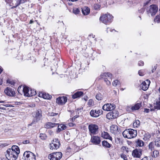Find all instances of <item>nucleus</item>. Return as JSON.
Wrapping results in <instances>:
<instances>
[{"mask_svg":"<svg viewBox=\"0 0 160 160\" xmlns=\"http://www.w3.org/2000/svg\"><path fill=\"white\" fill-rule=\"evenodd\" d=\"M140 87L143 91L146 90L148 88V87L145 82H143L140 85Z\"/></svg>","mask_w":160,"mask_h":160,"instance_id":"nucleus-28","label":"nucleus"},{"mask_svg":"<svg viewBox=\"0 0 160 160\" xmlns=\"http://www.w3.org/2000/svg\"><path fill=\"white\" fill-rule=\"evenodd\" d=\"M154 142L155 145L157 147L160 148V137L157 138Z\"/></svg>","mask_w":160,"mask_h":160,"instance_id":"nucleus-31","label":"nucleus"},{"mask_svg":"<svg viewBox=\"0 0 160 160\" xmlns=\"http://www.w3.org/2000/svg\"><path fill=\"white\" fill-rule=\"evenodd\" d=\"M0 160H6V158H0Z\"/></svg>","mask_w":160,"mask_h":160,"instance_id":"nucleus-64","label":"nucleus"},{"mask_svg":"<svg viewBox=\"0 0 160 160\" xmlns=\"http://www.w3.org/2000/svg\"><path fill=\"white\" fill-rule=\"evenodd\" d=\"M7 83L10 84L11 85H14V82H13V81H11L9 79L7 80Z\"/></svg>","mask_w":160,"mask_h":160,"instance_id":"nucleus-47","label":"nucleus"},{"mask_svg":"<svg viewBox=\"0 0 160 160\" xmlns=\"http://www.w3.org/2000/svg\"><path fill=\"white\" fill-rule=\"evenodd\" d=\"M155 152L156 154V156H157V153H158V152L157 151H154L153 152V155H152V157H155V156L154 155V153Z\"/></svg>","mask_w":160,"mask_h":160,"instance_id":"nucleus-60","label":"nucleus"},{"mask_svg":"<svg viewBox=\"0 0 160 160\" xmlns=\"http://www.w3.org/2000/svg\"><path fill=\"white\" fill-rule=\"evenodd\" d=\"M129 129L130 135L131 136V137H132V138L136 137L137 134V131L136 130L131 129Z\"/></svg>","mask_w":160,"mask_h":160,"instance_id":"nucleus-25","label":"nucleus"},{"mask_svg":"<svg viewBox=\"0 0 160 160\" xmlns=\"http://www.w3.org/2000/svg\"><path fill=\"white\" fill-rule=\"evenodd\" d=\"M96 99L98 100H101L102 99V95L100 93H98L96 96Z\"/></svg>","mask_w":160,"mask_h":160,"instance_id":"nucleus-33","label":"nucleus"},{"mask_svg":"<svg viewBox=\"0 0 160 160\" xmlns=\"http://www.w3.org/2000/svg\"><path fill=\"white\" fill-rule=\"evenodd\" d=\"M21 88V87H20V88H19V86L18 89V93H20V94H21V92H20V89Z\"/></svg>","mask_w":160,"mask_h":160,"instance_id":"nucleus-62","label":"nucleus"},{"mask_svg":"<svg viewBox=\"0 0 160 160\" xmlns=\"http://www.w3.org/2000/svg\"><path fill=\"white\" fill-rule=\"evenodd\" d=\"M67 98L65 96L60 97L56 99V102L59 105L64 104L67 102Z\"/></svg>","mask_w":160,"mask_h":160,"instance_id":"nucleus-12","label":"nucleus"},{"mask_svg":"<svg viewBox=\"0 0 160 160\" xmlns=\"http://www.w3.org/2000/svg\"><path fill=\"white\" fill-rule=\"evenodd\" d=\"M102 137L104 138L108 139L111 140H112V137L106 132H102Z\"/></svg>","mask_w":160,"mask_h":160,"instance_id":"nucleus-22","label":"nucleus"},{"mask_svg":"<svg viewBox=\"0 0 160 160\" xmlns=\"http://www.w3.org/2000/svg\"><path fill=\"white\" fill-rule=\"evenodd\" d=\"M154 143L153 142H151L148 145V148L151 151L154 149Z\"/></svg>","mask_w":160,"mask_h":160,"instance_id":"nucleus-36","label":"nucleus"},{"mask_svg":"<svg viewBox=\"0 0 160 160\" xmlns=\"http://www.w3.org/2000/svg\"><path fill=\"white\" fill-rule=\"evenodd\" d=\"M138 73L139 76H144V74L143 73V70H140L138 72Z\"/></svg>","mask_w":160,"mask_h":160,"instance_id":"nucleus-44","label":"nucleus"},{"mask_svg":"<svg viewBox=\"0 0 160 160\" xmlns=\"http://www.w3.org/2000/svg\"><path fill=\"white\" fill-rule=\"evenodd\" d=\"M82 110V108H78L77 109V110L78 111H80V112H81Z\"/></svg>","mask_w":160,"mask_h":160,"instance_id":"nucleus-63","label":"nucleus"},{"mask_svg":"<svg viewBox=\"0 0 160 160\" xmlns=\"http://www.w3.org/2000/svg\"><path fill=\"white\" fill-rule=\"evenodd\" d=\"M138 64L139 66H142L144 65V62L142 61H140L138 62Z\"/></svg>","mask_w":160,"mask_h":160,"instance_id":"nucleus-48","label":"nucleus"},{"mask_svg":"<svg viewBox=\"0 0 160 160\" xmlns=\"http://www.w3.org/2000/svg\"><path fill=\"white\" fill-rule=\"evenodd\" d=\"M60 143L59 140L57 138H55L53 139L52 141V143Z\"/></svg>","mask_w":160,"mask_h":160,"instance_id":"nucleus-43","label":"nucleus"},{"mask_svg":"<svg viewBox=\"0 0 160 160\" xmlns=\"http://www.w3.org/2000/svg\"><path fill=\"white\" fill-rule=\"evenodd\" d=\"M57 127H58V130L57 131L58 132H59L62 130L66 129L67 128V127L65 125L62 124H60L59 125L58 124V125Z\"/></svg>","mask_w":160,"mask_h":160,"instance_id":"nucleus-24","label":"nucleus"},{"mask_svg":"<svg viewBox=\"0 0 160 160\" xmlns=\"http://www.w3.org/2000/svg\"><path fill=\"white\" fill-rule=\"evenodd\" d=\"M62 155L61 152H55L49 154L48 158L50 160H59L62 157Z\"/></svg>","mask_w":160,"mask_h":160,"instance_id":"nucleus-5","label":"nucleus"},{"mask_svg":"<svg viewBox=\"0 0 160 160\" xmlns=\"http://www.w3.org/2000/svg\"><path fill=\"white\" fill-rule=\"evenodd\" d=\"M109 105L110 106V108H111V110H114V109H115L116 107L114 104H109Z\"/></svg>","mask_w":160,"mask_h":160,"instance_id":"nucleus-40","label":"nucleus"},{"mask_svg":"<svg viewBox=\"0 0 160 160\" xmlns=\"http://www.w3.org/2000/svg\"><path fill=\"white\" fill-rule=\"evenodd\" d=\"M22 91L24 95L28 97L35 96L36 94V91L34 90L31 89L29 90L28 88L26 86L23 87Z\"/></svg>","mask_w":160,"mask_h":160,"instance_id":"nucleus-1","label":"nucleus"},{"mask_svg":"<svg viewBox=\"0 0 160 160\" xmlns=\"http://www.w3.org/2000/svg\"><path fill=\"white\" fill-rule=\"evenodd\" d=\"M88 129L90 135L96 134L98 132V127L95 124H91L88 126Z\"/></svg>","mask_w":160,"mask_h":160,"instance_id":"nucleus-6","label":"nucleus"},{"mask_svg":"<svg viewBox=\"0 0 160 160\" xmlns=\"http://www.w3.org/2000/svg\"><path fill=\"white\" fill-rule=\"evenodd\" d=\"M150 111L149 109H147V108H145L144 109V112H146V113H148Z\"/></svg>","mask_w":160,"mask_h":160,"instance_id":"nucleus-58","label":"nucleus"},{"mask_svg":"<svg viewBox=\"0 0 160 160\" xmlns=\"http://www.w3.org/2000/svg\"><path fill=\"white\" fill-rule=\"evenodd\" d=\"M154 108L157 110H160V104L156 102V103H154Z\"/></svg>","mask_w":160,"mask_h":160,"instance_id":"nucleus-34","label":"nucleus"},{"mask_svg":"<svg viewBox=\"0 0 160 160\" xmlns=\"http://www.w3.org/2000/svg\"><path fill=\"white\" fill-rule=\"evenodd\" d=\"M103 77H107V78H104V81L105 82H107V81L109 79H111L112 78V75L110 72L104 73L103 75Z\"/></svg>","mask_w":160,"mask_h":160,"instance_id":"nucleus-21","label":"nucleus"},{"mask_svg":"<svg viewBox=\"0 0 160 160\" xmlns=\"http://www.w3.org/2000/svg\"><path fill=\"white\" fill-rule=\"evenodd\" d=\"M42 117V111L41 109H38L36 111L35 116V118H36V120H33L31 123L28 125V127L29 128L30 126L34 125L36 122L41 119Z\"/></svg>","mask_w":160,"mask_h":160,"instance_id":"nucleus-3","label":"nucleus"},{"mask_svg":"<svg viewBox=\"0 0 160 160\" xmlns=\"http://www.w3.org/2000/svg\"><path fill=\"white\" fill-rule=\"evenodd\" d=\"M110 80H111V79H109L107 81V82H106V84L108 86L111 84V82Z\"/></svg>","mask_w":160,"mask_h":160,"instance_id":"nucleus-56","label":"nucleus"},{"mask_svg":"<svg viewBox=\"0 0 160 160\" xmlns=\"http://www.w3.org/2000/svg\"><path fill=\"white\" fill-rule=\"evenodd\" d=\"M141 106V103H138L135 104L134 106H132L131 109L132 110H136L139 109Z\"/></svg>","mask_w":160,"mask_h":160,"instance_id":"nucleus-27","label":"nucleus"},{"mask_svg":"<svg viewBox=\"0 0 160 160\" xmlns=\"http://www.w3.org/2000/svg\"><path fill=\"white\" fill-rule=\"evenodd\" d=\"M154 21L155 22L158 23L160 22V14L159 15H157L156 16V18L154 19Z\"/></svg>","mask_w":160,"mask_h":160,"instance_id":"nucleus-35","label":"nucleus"},{"mask_svg":"<svg viewBox=\"0 0 160 160\" xmlns=\"http://www.w3.org/2000/svg\"><path fill=\"white\" fill-rule=\"evenodd\" d=\"M90 113L92 117L96 118L102 114L103 113V111L101 110H92L90 112Z\"/></svg>","mask_w":160,"mask_h":160,"instance_id":"nucleus-11","label":"nucleus"},{"mask_svg":"<svg viewBox=\"0 0 160 160\" xmlns=\"http://www.w3.org/2000/svg\"><path fill=\"white\" fill-rule=\"evenodd\" d=\"M39 137L42 140H45L47 138L46 135L45 134L40 133V134Z\"/></svg>","mask_w":160,"mask_h":160,"instance_id":"nucleus-37","label":"nucleus"},{"mask_svg":"<svg viewBox=\"0 0 160 160\" xmlns=\"http://www.w3.org/2000/svg\"><path fill=\"white\" fill-rule=\"evenodd\" d=\"M78 117H79L78 115H76L74 117H73L72 118L71 120H70L72 122H74V121H75V119L77 118H78Z\"/></svg>","mask_w":160,"mask_h":160,"instance_id":"nucleus-46","label":"nucleus"},{"mask_svg":"<svg viewBox=\"0 0 160 160\" xmlns=\"http://www.w3.org/2000/svg\"><path fill=\"white\" fill-rule=\"evenodd\" d=\"M129 129H126L123 132L122 135L124 138L131 139L132 138V137H131Z\"/></svg>","mask_w":160,"mask_h":160,"instance_id":"nucleus-18","label":"nucleus"},{"mask_svg":"<svg viewBox=\"0 0 160 160\" xmlns=\"http://www.w3.org/2000/svg\"><path fill=\"white\" fill-rule=\"evenodd\" d=\"M105 111H111L110 106L109 103L104 104L102 108Z\"/></svg>","mask_w":160,"mask_h":160,"instance_id":"nucleus-30","label":"nucleus"},{"mask_svg":"<svg viewBox=\"0 0 160 160\" xmlns=\"http://www.w3.org/2000/svg\"><path fill=\"white\" fill-rule=\"evenodd\" d=\"M60 146V143H52L50 144V149L52 150L57 149Z\"/></svg>","mask_w":160,"mask_h":160,"instance_id":"nucleus-20","label":"nucleus"},{"mask_svg":"<svg viewBox=\"0 0 160 160\" xmlns=\"http://www.w3.org/2000/svg\"><path fill=\"white\" fill-rule=\"evenodd\" d=\"M58 125V123H52L51 122H47L44 125L45 128L49 129L53 128L54 127H57Z\"/></svg>","mask_w":160,"mask_h":160,"instance_id":"nucleus-16","label":"nucleus"},{"mask_svg":"<svg viewBox=\"0 0 160 160\" xmlns=\"http://www.w3.org/2000/svg\"><path fill=\"white\" fill-rule=\"evenodd\" d=\"M2 106H4L3 105H1L0 106V109L5 110L6 109L5 108L2 107Z\"/></svg>","mask_w":160,"mask_h":160,"instance_id":"nucleus-59","label":"nucleus"},{"mask_svg":"<svg viewBox=\"0 0 160 160\" xmlns=\"http://www.w3.org/2000/svg\"><path fill=\"white\" fill-rule=\"evenodd\" d=\"M111 130H113V133H117L118 132V127L116 125H112L111 127Z\"/></svg>","mask_w":160,"mask_h":160,"instance_id":"nucleus-29","label":"nucleus"},{"mask_svg":"<svg viewBox=\"0 0 160 160\" xmlns=\"http://www.w3.org/2000/svg\"><path fill=\"white\" fill-rule=\"evenodd\" d=\"M136 124L137 125H139L140 124V121L139 120H137L135 121V122L133 124Z\"/></svg>","mask_w":160,"mask_h":160,"instance_id":"nucleus-49","label":"nucleus"},{"mask_svg":"<svg viewBox=\"0 0 160 160\" xmlns=\"http://www.w3.org/2000/svg\"><path fill=\"white\" fill-rule=\"evenodd\" d=\"M129 152V149L128 148H127L126 150L124 152V153L125 154H127Z\"/></svg>","mask_w":160,"mask_h":160,"instance_id":"nucleus-57","label":"nucleus"},{"mask_svg":"<svg viewBox=\"0 0 160 160\" xmlns=\"http://www.w3.org/2000/svg\"><path fill=\"white\" fill-rule=\"evenodd\" d=\"M144 9L143 8H141L138 10L139 12L140 13H143L144 11Z\"/></svg>","mask_w":160,"mask_h":160,"instance_id":"nucleus-50","label":"nucleus"},{"mask_svg":"<svg viewBox=\"0 0 160 160\" xmlns=\"http://www.w3.org/2000/svg\"><path fill=\"white\" fill-rule=\"evenodd\" d=\"M113 18L112 16L109 14H105L100 17V20L102 23L107 24L112 22V19Z\"/></svg>","mask_w":160,"mask_h":160,"instance_id":"nucleus-2","label":"nucleus"},{"mask_svg":"<svg viewBox=\"0 0 160 160\" xmlns=\"http://www.w3.org/2000/svg\"><path fill=\"white\" fill-rule=\"evenodd\" d=\"M119 113L116 110L110 112L106 115V117L108 119H111L117 118L118 116Z\"/></svg>","mask_w":160,"mask_h":160,"instance_id":"nucleus-9","label":"nucleus"},{"mask_svg":"<svg viewBox=\"0 0 160 160\" xmlns=\"http://www.w3.org/2000/svg\"><path fill=\"white\" fill-rule=\"evenodd\" d=\"M81 9L82 13L85 15H88L90 12V9L87 7L85 6Z\"/></svg>","mask_w":160,"mask_h":160,"instance_id":"nucleus-19","label":"nucleus"},{"mask_svg":"<svg viewBox=\"0 0 160 160\" xmlns=\"http://www.w3.org/2000/svg\"><path fill=\"white\" fill-rule=\"evenodd\" d=\"M144 144V143L143 141L141 140L138 139L136 142V145L138 146L139 147H142L143 146Z\"/></svg>","mask_w":160,"mask_h":160,"instance_id":"nucleus-32","label":"nucleus"},{"mask_svg":"<svg viewBox=\"0 0 160 160\" xmlns=\"http://www.w3.org/2000/svg\"><path fill=\"white\" fill-rule=\"evenodd\" d=\"M25 160H36V157L34 154L30 151H26L23 155Z\"/></svg>","mask_w":160,"mask_h":160,"instance_id":"nucleus-8","label":"nucleus"},{"mask_svg":"<svg viewBox=\"0 0 160 160\" xmlns=\"http://www.w3.org/2000/svg\"><path fill=\"white\" fill-rule=\"evenodd\" d=\"M58 114V113H54L53 112H49V113H48V115L49 116H55L57 115Z\"/></svg>","mask_w":160,"mask_h":160,"instance_id":"nucleus-45","label":"nucleus"},{"mask_svg":"<svg viewBox=\"0 0 160 160\" xmlns=\"http://www.w3.org/2000/svg\"><path fill=\"white\" fill-rule=\"evenodd\" d=\"M142 149L136 148L133 151L132 155L134 158H139L142 155Z\"/></svg>","mask_w":160,"mask_h":160,"instance_id":"nucleus-13","label":"nucleus"},{"mask_svg":"<svg viewBox=\"0 0 160 160\" xmlns=\"http://www.w3.org/2000/svg\"><path fill=\"white\" fill-rule=\"evenodd\" d=\"M7 150L11 151L14 152L15 154H19L20 153V149L19 147L16 145H13L12 147V148H8Z\"/></svg>","mask_w":160,"mask_h":160,"instance_id":"nucleus-15","label":"nucleus"},{"mask_svg":"<svg viewBox=\"0 0 160 160\" xmlns=\"http://www.w3.org/2000/svg\"><path fill=\"white\" fill-rule=\"evenodd\" d=\"M151 137V135L150 134H148V135H146V138L148 139L150 138Z\"/></svg>","mask_w":160,"mask_h":160,"instance_id":"nucleus-61","label":"nucleus"},{"mask_svg":"<svg viewBox=\"0 0 160 160\" xmlns=\"http://www.w3.org/2000/svg\"><path fill=\"white\" fill-rule=\"evenodd\" d=\"M119 83V81L118 80H115L112 83V84L114 86H116Z\"/></svg>","mask_w":160,"mask_h":160,"instance_id":"nucleus-39","label":"nucleus"},{"mask_svg":"<svg viewBox=\"0 0 160 160\" xmlns=\"http://www.w3.org/2000/svg\"><path fill=\"white\" fill-rule=\"evenodd\" d=\"M93 103V100L92 99H90L88 101V105L89 106H92Z\"/></svg>","mask_w":160,"mask_h":160,"instance_id":"nucleus-42","label":"nucleus"},{"mask_svg":"<svg viewBox=\"0 0 160 160\" xmlns=\"http://www.w3.org/2000/svg\"><path fill=\"white\" fill-rule=\"evenodd\" d=\"M39 96L44 99H50L52 98V96L49 95L48 93L42 92H39Z\"/></svg>","mask_w":160,"mask_h":160,"instance_id":"nucleus-17","label":"nucleus"},{"mask_svg":"<svg viewBox=\"0 0 160 160\" xmlns=\"http://www.w3.org/2000/svg\"><path fill=\"white\" fill-rule=\"evenodd\" d=\"M91 141L92 142L95 144L98 145L101 142L100 138L98 136H92Z\"/></svg>","mask_w":160,"mask_h":160,"instance_id":"nucleus-14","label":"nucleus"},{"mask_svg":"<svg viewBox=\"0 0 160 160\" xmlns=\"http://www.w3.org/2000/svg\"><path fill=\"white\" fill-rule=\"evenodd\" d=\"M18 154H15L14 152L8 150L7 151L5 154L6 158L8 160H16L18 157Z\"/></svg>","mask_w":160,"mask_h":160,"instance_id":"nucleus-7","label":"nucleus"},{"mask_svg":"<svg viewBox=\"0 0 160 160\" xmlns=\"http://www.w3.org/2000/svg\"><path fill=\"white\" fill-rule=\"evenodd\" d=\"M127 154H125L124 153H122L121 155V157L122 158H123L124 160H126L127 159Z\"/></svg>","mask_w":160,"mask_h":160,"instance_id":"nucleus-38","label":"nucleus"},{"mask_svg":"<svg viewBox=\"0 0 160 160\" xmlns=\"http://www.w3.org/2000/svg\"><path fill=\"white\" fill-rule=\"evenodd\" d=\"M83 94L82 92L78 91L72 95V98L73 99H75L79 98Z\"/></svg>","mask_w":160,"mask_h":160,"instance_id":"nucleus-23","label":"nucleus"},{"mask_svg":"<svg viewBox=\"0 0 160 160\" xmlns=\"http://www.w3.org/2000/svg\"><path fill=\"white\" fill-rule=\"evenodd\" d=\"M4 92L7 95L11 97L14 96L16 94L14 89L8 87L4 90Z\"/></svg>","mask_w":160,"mask_h":160,"instance_id":"nucleus-10","label":"nucleus"},{"mask_svg":"<svg viewBox=\"0 0 160 160\" xmlns=\"http://www.w3.org/2000/svg\"><path fill=\"white\" fill-rule=\"evenodd\" d=\"M22 2V1H21H21H20V2H19L18 4H17L16 6H14L12 8H16V7H17L20 4L21 2L22 3V2Z\"/></svg>","mask_w":160,"mask_h":160,"instance_id":"nucleus-55","label":"nucleus"},{"mask_svg":"<svg viewBox=\"0 0 160 160\" xmlns=\"http://www.w3.org/2000/svg\"><path fill=\"white\" fill-rule=\"evenodd\" d=\"M157 68V66L156 65L154 66V68L151 71H152V73L153 72L156 70Z\"/></svg>","mask_w":160,"mask_h":160,"instance_id":"nucleus-53","label":"nucleus"},{"mask_svg":"<svg viewBox=\"0 0 160 160\" xmlns=\"http://www.w3.org/2000/svg\"><path fill=\"white\" fill-rule=\"evenodd\" d=\"M102 144L103 147L107 148H111L112 146L111 144L109 143L107 141L105 140L102 141Z\"/></svg>","mask_w":160,"mask_h":160,"instance_id":"nucleus-26","label":"nucleus"},{"mask_svg":"<svg viewBox=\"0 0 160 160\" xmlns=\"http://www.w3.org/2000/svg\"><path fill=\"white\" fill-rule=\"evenodd\" d=\"M158 7L154 4L152 5L147 8V12L148 14H150L153 16L156 14L158 11Z\"/></svg>","mask_w":160,"mask_h":160,"instance_id":"nucleus-4","label":"nucleus"},{"mask_svg":"<svg viewBox=\"0 0 160 160\" xmlns=\"http://www.w3.org/2000/svg\"><path fill=\"white\" fill-rule=\"evenodd\" d=\"M30 143V142L28 140H25L24 141H23L22 142V143L24 144H26L29 143Z\"/></svg>","mask_w":160,"mask_h":160,"instance_id":"nucleus-51","label":"nucleus"},{"mask_svg":"<svg viewBox=\"0 0 160 160\" xmlns=\"http://www.w3.org/2000/svg\"><path fill=\"white\" fill-rule=\"evenodd\" d=\"M158 90L160 92V87H159ZM156 102H158L160 104V97L158 98V99L156 100Z\"/></svg>","mask_w":160,"mask_h":160,"instance_id":"nucleus-54","label":"nucleus"},{"mask_svg":"<svg viewBox=\"0 0 160 160\" xmlns=\"http://www.w3.org/2000/svg\"><path fill=\"white\" fill-rule=\"evenodd\" d=\"M127 148L125 146H123L122 148V153H124V152L126 150V149Z\"/></svg>","mask_w":160,"mask_h":160,"instance_id":"nucleus-52","label":"nucleus"},{"mask_svg":"<svg viewBox=\"0 0 160 160\" xmlns=\"http://www.w3.org/2000/svg\"><path fill=\"white\" fill-rule=\"evenodd\" d=\"M80 12L79 9L77 8L73 9V12L75 14H78Z\"/></svg>","mask_w":160,"mask_h":160,"instance_id":"nucleus-41","label":"nucleus"}]
</instances>
